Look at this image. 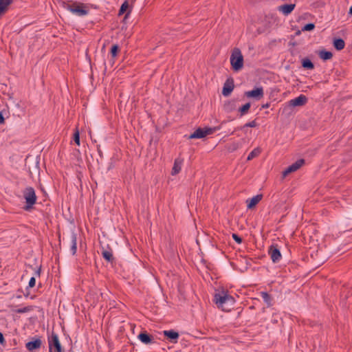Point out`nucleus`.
<instances>
[{
  "label": "nucleus",
  "instance_id": "f257e3e1",
  "mask_svg": "<svg viewBox=\"0 0 352 352\" xmlns=\"http://www.w3.org/2000/svg\"><path fill=\"white\" fill-rule=\"evenodd\" d=\"M214 302L219 308L223 311H229L231 307L234 305V298L227 292L221 291L216 293L214 296Z\"/></svg>",
  "mask_w": 352,
  "mask_h": 352
},
{
  "label": "nucleus",
  "instance_id": "f03ea898",
  "mask_svg": "<svg viewBox=\"0 0 352 352\" xmlns=\"http://www.w3.org/2000/svg\"><path fill=\"white\" fill-rule=\"evenodd\" d=\"M23 197L25 200V204L23 207L25 211H30L34 208V205L36 203L37 196L34 188L31 186L26 187L23 190Z\"/></svg>",
  "mask_w": 352,
  "mask_h": 352
},
{
  "label": "nucleus",
  "instance_id": "7ed1b4c3",
  "mask_svg": "<svg viewBox=\"0 0 352 352\" xmlns=\"http://www.w3.org/2000/svg\"><path fill=\"white\" fill-rule=\"evenodd\" d=\"M230 64L234 71L241 70L243 67V56L239 48H234L230 56Z\"/></svg>",
  "mask_w": 352,
  "mask_h": 352
},
{
  "label": "nucleus",
  "instance_id": "20e7f679",
  "mask_svg": "<svg viewBox=\"0 0 352 352\" xmlns=\"http://www.w3.org/2000/svg\"><path fill=\"white\" fill-rule=\"evenodd\" d=\"M64 8L77 16H85L88 14V10L85 8L83 3H64Z\"/></svg>",
  "mask_w": 352,
  "mask_h": 352
},
{
  "label": "nucleus",
  "instance_id": "39448f33",
  "mask_svg": "<svg viewBox=\"0 0 352 352\" xmlns=\"http://www.w3.org/2000/svg\"><path fill=\"white\" fill-rule=\"evenodd\" d=\"M49 351L52 352H64L62 348L58 337L56 333L52 332L51 336L48 338Z\"/></svg>",
  "mask_w": 352,
  "mask_h": 352
},
{
  "label": "nucleus",
  "instance_id": "423d86ee",
  "mask_svg": "<svg viewBox=\"0 0 352 352\" xmlns=\"http://www.w3.org/2000/svg\"><path fill=\"white\" fill-rule=\"evenodd\" d=\"M268 254L273 263H278L281 259L282 256L278 245H271L268 249Z\"/></svg>",
  "mask_w": 352,
  "mask_h": 352
},
{
  "label": "nucleus",
  "instance_id": "0eeeda50",
  "mask_svg": "<svg viewBox=\"0 0 352 352\" xmlns=\"http://www.w3.org/2000/svg\"><path fill=\"white\" fill-rule=\"evenodd\" d=\"M305 164L303 159L298 160L296 162L289 166L284 171H283V177H285L289 174L296 171Z\"/></svg>",
  "mask_w": 352,
  "mask_h": 352
},
{
  "label": "nucleus",
  "instance_id": "6e6552de",
  "mask_svg": "<svg viewBox=\"0 0 352 352\" xmlns=\"http://www.w3.org/2000/svg\"><path fill=\"white\" fill-rule=\"evenodd\" d=\"M244 95L248 98H252L256 100H260L263 97L264 92L262 87H256L251 91H248L244 93Z\"/></svg>",
  "mask_w": 352,
  "mask_h": 352
},
{
  "label": "nucleus",
  "instance_id": "1a4fd4ad",
  "mask_svg": "<svg viewBox=\"0 0 352 352\" xmlns=\"http://www.w3.org/2000/svg\"><path fill=\"white\" fill-rule=\"evenodd\" d=\"M307 102V98L305 95H300L298 97L290 100L288 102V106L290 107H302L304 106Z\"/></svg>",
  "mask_w": 352,
  "mask_h": 352
},
{
  "label": "nucleus",
  "instance_id": "9d476101",
  "mask_svg": "<svg viewBox=\"0 0 352 352\" xmlns=\"http://www.w3.org/2000/svg\"><path fill=\"white\" fill-rule=\"evenodd\" d=\"M234 88V80L232 78H228L223 85L222 94L224 96L230 95Z\"/></svg>",
  "mask_w": 352,
  "mask_h": 352
},
{
  "label": "nucleus",
  "instance_id": "9b49d317",
  "mask_svg": "<svg viewBox=\"0 0 352 352\" xmlns=\"http://www.w3.org/2000/svg\"><path fill=\"white\" fill-rule=\"evenodd\" d=\"M163 334L166 338L172 343L176 344L178 342L179 334L178 332L173 329L165 330L163 331Z\"/></svg>",
  "mask_w": 352,
  "mask_h": 352
},
{
  "label": "nucleus",
  "instance_id": "f8f14e48",
  "mask_svg": "<svg viewBox=\"0 0 352 352\" xmlns=\"http://www.w3.org/2000/svg\"><path fill=\"white\" fill-rule=\"evenodd\" d=\"M296 5L294 3L283 4L278 6L277 10L284 15L287 16L294 10Z\"/></svg>",
  "mask_w": 352,
  "mask_h": 352
},
{
  "label": "nucleus",
  "instance_id": "ddd939ff",
  "mask_svg": "<svg viewBox=\"0 0 352 352\" xmlns=\"http://www.w3.org/2000/svg\"><path fill=\"white\" fill-rule=\"evenodd\" d=\"M41 340L37 338L33 341H30L26 343L25 346L29 351H34L39 349L41 346Z\"/></svg>",
  "mask_w": 352,
  "mask_h": 352
},
{
  "label": "nucleus",
  "instance_id": "4468645a",
  "mask_svg": "<svg viewBox=\"0 0 352 352\" xmlns=\"http://www.w3.org/2000/svg\"><path fill=\"white\" fill-rule=\"evenodd\" d=\"M263 198V195L260 194V195H257L254 197H253L252 198L250 199H248L246 201L247 202V207L248 209H252L254 207L256 206V205Z\"/></svg>",
  "mask_w": 352,
  "mask_h": 352
},
{
  "label": "nucleus",
  "instance_id": "2eb2a0df",
  "mask_svg": "<svg viewBox=\"0 0 352 352\" xmlns=\"http://www.w3.org/2000/svg\"><path fill=\"white\" fill-rule=\"evenodd\" d=\"M138 337L142 343L146 344L152 343L153 340V336L146 331L141 332Z\"/></svg>",
  "mask_w": 352,
  "mask_h": 352
},
{
  "label": "nucleus",
  "instance_id": "dca6fc26",
  "mask_svg": "<svg viewBox=\"0 0 352 352\" xmlns=\"http://www.w3.org/2000/svg\"><path fill=\"white\" fill-rule=\"evenodd\" d=\"M12 2L13 0H0V16L8 10V8Z\"/></svg>",
  "mask_w": 352,
  "mask_h": 352
},
{
  "label": "nucleus",
  "instance_id": "f3484780",
  "mask_svg": "<svg viewBox=\"0 0 352 352\" xmlns=\"http://www.w3.org/2000/svg\"><path fill=\"white\" fill-rule=\"evenodd\" d=\"M71 239V248L70 250L72 255H75L77 251V236L76 234L72 232L70 236Z\"/></svg>",
  "mask_w": 352,
  "mask_h": 352
},
{
  "label": "nucleus",
  "instance_id": "a211bd4d",
  "mask_svg": "<svg viewBox=\"0 0 352 352\" xmlns=\"http://www.w3.org/2000/svg\"><path fill=\"white\" fill-rule=\"evenodd\" d=\"M182 160L175 159L173 164V167L172 169L171 174L173 175L178 174L182 168Z\"/></svg>",
  "mask_w": 352,
  "mask_h": 352
},
{
  "label": "nucleus",
  "instance_id": "6ab92c4d",
  "mask_svg": "<svg viewBox=\"0 0 352 352\" xmlns=\"http://www.w3.org/2000/svg\"><path fill=\"white\" fill-rule=\"evenodd\" d=\"M333 45L335 49L340 51L344 48L345 42L342 38H338L333 40Z\"/></svg>",
  "mask_w": 352,
  "mask_h": 352
},
{
  "label": "nucleus",
  "instance_id": "aec40b11",
  "mask_svg": "<svg viewBox=\"0 0 352 352\" xmlns=\"http://www.w3.org/2000/svg\"><path fill=\"white\" fill-rule=\"evenodd\" d=\"M204 137H206V132H204V129L199 128L189 136V138H203Z\"/></svg>",
  "mask_w": 352,
  "mask_h": 352
},
{
  "label": "nucleus",
  "instance_id": "412c9836",
  "mask_svg": "<svg viewBox=\"0 0 352 352\" xmlns=\"http://www.w3.org/2000/svg\"><path fill=\"white\" fill-rule=\"evenodd\" d=\"M318 55H319V57L321 59H322L323 60H329V59L332 58V57H333L332 52L327 51L325 50H322L320 51Z\"/></svg>",
  "mask_w": 352,
  "mask_h": 352
},
{
  "label": "nucleus",
  "instance_id": "4be33fe9",
  "mask_svg": "<svg viewBox=\"0 0 352 352\" xmlns=\"http://www.w3.org/2000/svg\"><path fill=\"white\" fill-rule=\"evenodd\" d=\"M103 258L108 262L113 263L115 260L113 254L111 251L103 250L102 252Z\"/></svg>",
  "mask_w": 352,
  "mask_h": 352
},
{
  "label": "nucleus",
  "instance_id": "5701e85b",
  "mask_svg": "<svg viewBox=\"0 0 352 352\" xmlns=\"http://www.w3.org/2000/svg\"><path fill=\"white\" fill-rule=\"evenodd\" d=\"M302 66L307 69H313L314 68V63L308 58H305L302 60Z\"/></svg>",
  "mask_w": 352,
  "mask_h": 352
},
{
  "label": "nucleus",
  "instance_id": "b1692460",
  "mask_svg": "<svg viewBox=\"0 0 352 352\" xmlns=\"http://www.w3.org/2000/svg\"><path fill=\"white\" fill-rule=\"evenodd\" d=\"M261 149L259 148H256L252 150L248 155L247 157V160L250 161L253 160L254 157L258 156L261 153Z\"/></svg>",
  "mask_w": 352,
  "mask_h": 352
},
{
  "label": "nucleus",
  "instance_id": "393cba45",
  "mask_svg": "<svg viewBox=\"0 0 352 352\" xmlns=\"http://www.w3.org/2000/svg\"><path fill=\"white\" fill-rule=\"evenodd\" d=\"M251 107L250 102H247L246 104H243L241 107L239 109V112L240 113V116H243L245 114H246L250 108Z\"/></svg>",
  "mask_w": 352,
  "mask_h": 352
},
{
  "label": "nucleus",
  "instance_id": "a878e982",
  "mask_svg": "<svg viewBox=\"0 0 352 352\" xmlns=\"http://www.w3.org/2000/svg\"><path fill=\"white\" fill-rule=\"evenodd\" d=\"M261 297L263 299V300L270 306L271 305V300H272V298L270 296V295L265 292H262L261 294Z\"/></svg>",
  "mask_w": 352,
  "mask_h": 352
},
{
  "label": "nucleus",
  "instance_id": "bb28decb",
  "mask_svg": "<svg viewBox=\"0 0 352 352\" xmlns=\"http://www.w3.org/2000/svg\"><path fill=\"white\" fill-rule=\"evenodd\" d=\"M73 140L78 146H80V133L77 127L75 129V131L73 135Z\"/></svg>",
  "mask_w": 352,
  "mask_h": 352
},
{
  "label": "nucleus",
  "instance_id": "cd10ccee",
  "mask_svg": "<svg viewBox=\"0 0 352 352\" xmlns=\"http://www.w3.org/2000/svg\"><path fill=\"white\" fill-rule=\"evenodd\" d=\"M32 310H33L32 306H27V307H24L23 308H19L18 309H16L15 312L17 314H23V313L29 312Z\"/></svg>",
  "mask_w": 352,
  "mask_h": 352
},
{
  "label": "nucleus",
  "instance_id": "c85d7f7f",
  "mask_svg": "<svg viewBox=\"0 0 352 352\" xmlns=\"http://www.w3.org/2000/svg\"><path fill=\"white\" fill-rule=\"evenodd\" d=\"M129 8V3L127 1H125L121 6L120 10H119V12H118V14L119 15H122L123 14H124L126 11V10L128 9Z\"/></svg>",
  "mask_w": 352,
  "mask_h": 352
},
{
  "label": "nucleus",
  "instance_id": "c756f323",
  "mask_svg": "<svg viewBox=\"0 0 352 352\" xmlns=\"http://www.w3.org/2000/svg\"><path fill=\"white\" fill-rule=\"evenodd\" d=\"M235 105H234V101H228L227 103L225 104V109L228 111H232L233 109H234Z\"/></svg>",
  "mask_w": 352,
  "mask_h": 352
},
{
  "label": "nucleus",
  "instance_id": "7c9ffc66",
  "mask_svg": "<svg viewBox=\"0 0 352 352\" xmlns=\"http://www.w3.org/2000/svg\"><path fill=\"white\" fill-rule=\"evenodd\" d=\"M220 129V126H215L213 128H205L204 129V132H206V136L208 135H211L216 131Z\"/></svg>",
  "mask_w": 352,
  "mask_h": 352
},
{
  "label": "nucleus",
  "instance_id": "2f4dec72",
  "mask_svg": "<svg viewBox=\"0 0 352 352\" xmlns=\"http://www.w3.org/2000/svg\"><path fill=\"white\" fill-rule=\"evenodd\" d=\"M119 46L118 45H112L111 48V54L113 57H116L118 55V53L119 52Z\"/></svg>",
  "mask_w": 352,
  "mask_h": 352
},
{
  "label": "nucleus",
  "instance_id": "473e14b6",
  "mask_svg": "<svg viewBox=\"0 0 352 352\" xmlns=\"http://www.w3.org/2000/svg\"><path fill=\"white\" fill-rule=\"evenodd\" d=\"M315 28V25L314 23H309L306 24L302 28V31H311Z\"/></svg>",
  "mask_w": 352,
  "mask_h": 352
},
{
  "label": "nucleus",
  "instance_id": "72a5a7b5",
  "mask_svg": "<svg viewBox=\"0 0 352 352\" xmlns=\"http://www.w3.org/2000/svg\"><path fill=\"white\" fill-rule=\"evenodd\" d=\"M257 125L256 120L247 122L243 127H256Z\"/></svg>",
  "mask_w": 352,
  "mask_h": 352
},
{
  "label": "nucleus",
  "instance_id": "f704fd0d",
  "mask_svg": "<svg viewBox=\"0 0 352 352\" xmlns=\"http://www.w3.org/2000/svg\"><path fill=\"white\" fill-rule=\"evenodd\" d=\"M232 239L239 244L242 243V239L236 234H232Z\"/></svg>",
  "mask_w": 352,
  "mask_h": 352
},
{
  "label": "nucleus",
  "instance_id": "c9c22d12",
  "mask_svg": "<svg viewBox=\"0 0 352 352\" xmlns=\"http://www.w3.org/2000/svg\"><path fill=\"white\" fill-rule=\"evenodd\" d=\"M35 284H36V279H35V277H32L30 280H29V283H28V287H33L35 286Z\"/></svg>",
  "mask_w": 352,
  "mask_h": 352
},
{
  "label": "nucleus",
  "instance_id": "e433bc0d",
  "mask_svg": "<svg viewBox=\"0 0 352 352\" xmlns=\"http://www.w3.org/2000/svg\"><path fill=\"white\" fill-rule=\"evenodd\" d=\"M0 344L3 346H5L6 344V342L1 332H0Z\"/></svg>",
  "mask_w": 352,
  "mask_h": 352
},
{
  "label": "nucleus",
  "instance_id": "4c0bfd02",
  "mask_svg": "<svg viewBox=\"0 0 352 352\" xmlns=\"http://www.w3.org/2000/svg\"><path fill=\"white\" fill-rule=\"evenodd\" d=\"M5 123V118L3 116V113L1 111H0V124H4Z\"/></svg>",
  "mask_w": 352,
  "mask_h": 352
},
{
  "label": "nucleus",
  "instance_id": "58836bf2",
  "mask_svg": "<svg viewBox=\"0 0 352 352\" xmlns=\"http://www.w3.org/2000/svg\"><path fill=\"white\" fill-rule=\"evenodd\" d=\"M35 276H38L39 277L40 275H41V267H38L36 271H35V273H34Z\"/></svg>",
  "mask_w": 352,
  "mask_h": 352
},
{
  "label": "nucleus",
  "instance_id": "ea45409f",
  "mask_svg": "<svg viewBox=\"0 0 352 352\" xmlns=\"http://www.w3.org/2000/svg\"><path fill=\"white\" fill-rule=\"evenodd\" d=\"M270 103L267 102L265 104H262L261 108L267 109V108L270 107Z\"/></svg>",
  "mask_w": 352,
  "mask_h": 352
},
{
  "label": "nucleus",
  "instance_id": "a19ab883",
  "mask_svg": "<svg viewBox=\"0 0 352 352\" xmlns=\"http://www.w3.org/2000/svg\"><path fill=\"white\" fill-rule=\"evenodd\" d=\"M349 14L352 16V6H351L349 8Z\"/></svg>",
  "mask_w": 352,
  "mask_h": 352
},
{
  "label": "nucleus",
  "instance_id": "79ce46f5",
  "mask_svg": "<svg viewBox=\"0 0 352 352\" xmlns=\"http://www.w3.org/2000/svg\"><path fill=\"white\" fill-rule=\"evenodd\" d=\"M129 13H130V11H129V12L126 13V17L129 14Z\"/></svg>",
  "mask_w": 352,
  "mask_h": 352
}]
</instances>
